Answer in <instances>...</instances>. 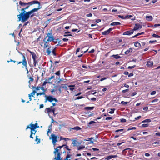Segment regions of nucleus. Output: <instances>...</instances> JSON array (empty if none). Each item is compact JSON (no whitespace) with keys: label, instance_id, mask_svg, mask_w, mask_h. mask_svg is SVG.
<instances>
[{"label":"nucleus","instance_id":"f257e3e1","mask_svg":"<svg viewBox=\"0 0 160 160\" xmlns=\"http://www.w3.org/2000/svg\"><path fill=\"white\" fill-rule=\"evenodd\" d=\"M34 2H37V3H35V4H38V8H34L30 11L27 12L26 14L24 15L25 18L22 22H25L27 20L29 19L30 17L31 18L33 17L35 15L34 13L36 12H37L39 9L41 8V3L40 2L38 1L35 0H34Z\"/></svg>","mask_w":160,"mask_h":160},{"label":"nucleus","instance_id":"f03ea898","mask_svg":"<svg viewBox=\"0 0 160 160\" xmlns=\"http://www.w3.org/2000/svg\"><path fill=\"white\" fill-rule=\"evenodd\" d=\"M32 5H27L26 7L24 8H22L21 10V11L22 12L19 15H17V17L18 19V21H21L22 22L24 20V19L25 18L24 15L26 14V12H27L25 11V10L28 9L30 6H31Z\"/></svg>","mask_w":160,"mask_h":160},{"label":"nucleus","instance_id":"7ed1b4c3","mask_svg":"<svg viewBox=\"0 0 160 160\" xmlns=\"http://www.w3.org/2000/svg\"><path fill=\"white\" fill-rule=\"evenodd\" d=\"M22 55V61L18 62V64H20L22 63L23 66H24L26 70L27 71L28 70V67L27 66V61L26 58L25 56L23 54L22 52L20 53Z\"/></svg>","mask_w":160,"mask_h":160},{"label":"nucleus","instance_id":"20e7f679","mask_svg":"<svg viewBox=\"0 0 160 160\" xmlns=\"http://www.w3.org/2000/svg\"><path fill=\"white\" fill-rule=\"evenodd\" d=\"M28 51L30 53L31 55L32 56L33 60V65L35 67H36V64L38 62L36 59H38V57L36 56V53L34 52H32L29 50H28Z\"/></svg>","mask_w":160,"mask_h":160},{"label":"nucleus","instance_id":"39448f33","mask_svg":"<svg viewBox=\"0 0 160 160\" xmlns=\"http://www.w3.org/2000/svg\"><path fill=\"white\" fill-rule=\"evenodd\" d=\"M39 128V126L38 125L37 123H36L35 124L31 123L27 127L26 129L27 130L28 128H30L31 131H35L36 128Z\"/></svg>","mask_w":160,"mask_h":160},{"label":"nucleus","instance_id":"423d86ee","mask_svg":"<svg viewBox=\"0 0 160 160\" xmlns=\"http://www.w3.org/2000/svg\"><path fill=\"white\" fill-rule=\"evenodd\" d=\"M45 97L46 98L45 100V102H47V101H48L50 102H52L53 101H55L56 102H58V100L57 99L55 98H54V97L52 96H48L46 95H45Z\"/></svg>","mask_w":160,"mask_h":160},{"label":"nucleus","instance_id":"0eeeda50","mask_svg":"<svg viewBox=\"0 0 160 160\" xmlns=\"http://www.w3.org/2000/svg\"><path fill=\"white\" fill-rule=\"evenodd\" d=\"M47 35V36H46V37L44 38V39L43 40V41H45V40H46L47 38H48V39L47 40H48V41L51 42L53 40L54 37L53 36L52 33L49 32L48 33Z\"/></svg>","mask_w":160,"mask_h":160},{"label":"nucleus","instance_id":"6e6552de","mask_svg":"<svg viewBox=\"0 0 160 160\" xmlns=\"http://www.w3.org/2000/svg\"><path fill=\"white\" fill-rule=\"evenodd\" d=\"M37 3V2H34V0L28 3L23 2L21 1H20L19 2V4L21 6L23 7H24L27 5H32L33 4H35V3Z\"/></svg>","mask_w":160,"mask_h":160},{"label":"nucleus","instance_id":"1a4fd4ad","mask_svg":"<svg viewBox=\"0 0 160 160\" xmlns=\"http://www.w3.org/2000/svg\"><path fill=\"white\" fill-rule=\"evenodd\" d=\"M52 138V143L55 145L56 142H57V138H59V137L58 136H55V134H52L51 135Z\"/></svg>","mask_w":160,"mask_h":160},{"label":"nucleus","instance_id":"9d476101","mask_svg":"<svg viewBox=\"0 0 160 160\" xmlns=\"http://www.w3.org/2000/svg\"><path fill=\"white\" fill-rule=\"evenodd\" d=\"M60 88H63L64 89L68 92H69L68 91V88H69V89H70V85H68L67 84H62L61 86H60Z\"/></svg>","mask_w":160,"mask_h":160},{"label":"nucleus","instance_id":"9b49d317","mask_svg":"<svg viewBox=\"0 0 160 160\" xmlns=\"http://www.w3.org/2000/svg\"><path fill=\"white\" fill-rule=\"evenodd\" d=\"M53 106H51L50 108H46V111L48 113L50 112L54 113L55 112V110L54 109H52Z\"/></svg>","mask_w":160,"mask_h":160},{"label":"nucleus","instance_id":"f8f14e48","mask_svg":"<svg viewBox=\"0 0 160 160\" xmlns=\"http://www.w3.org/2000/svg\"><path fill=\"white\" fill-rule=\"evenodd\" d=\"M55 44H56L58 43V44L56 45V46H58L59 44H61V41L59 39H55L54 38L53 39V40L52 41Z\"/></svg>","mask_w":160,"mask_h":160},{"label":"nucleus","instance_id":"ddd939ff","mask_svg":"<svg viewBox=\"0 0 160 160\" xmlns=\"http://www.w3.org/2000/svg\"><path fill=\"white\" fill-rule=\"evenodd\" d=\"M65 146V145H63L62 146H59L58 147L56 148L55 149V151L54 152V153L55 155L57 152H59L58 151L59 149H61L63 147Z\"/></svg>","mask_w":160,"mask_h":160},{"label":"nucleus","instance_id":"4468645a","mask_svg":"<svg viewBox=\"0 0 160 160\" xmlns=\"http://www.w3.org/2000/svg\"><path fill=\"white\" fill-rule=\"evenodd\" d=\"M118 156L117 155H109L107 156L105 158V159L107 160H109L111 159L112 158L117 157Z\"/></svg>","mask_w":160,"mask_h":160},{"label":"nucleus","instance_id":"2eb2a0df","mask_svg":"<svg viewBox=\"0 0 160 160\" xmlns=\"http://www.w3.org/2000/svg\"><path fill=\"white\" fill-rule=\"evenodd\" d=\"M43 42L44 43V45L43 47L44 48H46L49 46V42L48 41V40H45V41H43Z\"/></svg>","mask_w":160,"mask_h":160},{"label":"nucleus","instance_id":"dca6fc26","mask_svg":"<svg viewBox=\"0 0 160 160\" xmlns=\"http://www.w3.org/2000/svg\"><path fill=\"white\" fill-rule=\"evenodd\" d=\"M72 140V143L73 144L74 146H77L81 144L79 142L76 140Z\"/></svg>","mask_w":160,"mask_h":160},{"label":"nucleus","instance_id":"f3484780","mask_svg":"<svg viewBox=\"0 0 160 160\" xmlns=\"http://www.w3.org/2000/svg\"><path fill=\"white\" fill-rule=\"evenodd\" d=\"M133 31H128L126 32H124L123 34V35H131V34H133Z\"/></svg>","mask_w":160,"mask_h":160},{"label":"nucleus","instance_id":"a211bd4d","mask_svg":"<svg viewBox=\"0 0 160 160\" xmlns=\"http://www.w3.org/2000/svg\"><path fill=\"white\" fill-rule=\"evenodd\" d=\"M152 145L154 147H156L157 146H160V142H156L153 143L152 144Z\"/></svg>","mask_w":160,"mask_h":160},{"label":"nucleus","instance_id":"6ab92c4d","mask_svg":"<svg viewBox=\"0 0 160 160\" xmlns=\"http://www.w3.org/2000/svg\"><path fill=\"white\" fill-rule=\"evenodd\" d=\"M58 153L57 154V157H55V160H61L60 157V152H57Z\"/></svg>","mask_w":160,"mask_h":160},{"label":"nucleus","instance_id":"aec40b11","mask_svg":"<svg viewBox=\"0 0 160 160\" xmlns=\"http://www.w3.org/2000/svg\"><path fill=\"white\" fill-rule=\"evenodd\" d=\"M153 65V62L152 61H149L147 62V65L148 67H151Z\"/></svg>","mask_w":160,"mask_h":160},{"label":"nucleus","instance_id":"412c9836","mask_svg":"<svg viewBox=\"0 0 160 160\" xmlns=\"http://www.w3.org/2000/svg\"><path fill=\"white\" fill-rule=\"evenodd\" d=\"M135 26L137 29V30L141 29L142 28V25L139 24L138 23H136L135 24Z\"/></svg>","mask_w":160,"mask_h":160},{"label":"nucleus","instance_id":"4be33fe9","mask_svg":"<svg viewBox=\"0 0 160 160\" xmlns=\"http://www.w3.org/2000/svg\"><path fill=\"white\" fill-rule=\"evenodd\" d=\"M94 108V107H85L84 109L86 110H93Z\"/></svg>","mask_w":160,"mask_h":160},{"label":"nucleus","instance_id":"5701e85b","mask_svg":"<svg viewBox=\"0 0 160 160\" xmlns=\"http://www.w3.org/2000/svg\"><path fill=\"white\" fill-rule=\"evenodd\" d=\"M121 23L120 22H114L111 23L110 25L111 26H115L120 25Z\"/></svg>","mask_w":160,"mask_h":160},{"label":"nucleus","instance_id":"b1692460","mask_svg":"<svg viewBox=\"0 0 160 160\" xmlns=\"http://www.w3.org/2000/svg\"><path fill=\"white\" fill-rule=\"evenodd\" d=\"M81 129L80 128L79 126H76L74 127V128H71V129L76 130V131H78V130H80Z\"/></svg>","mask_w":160,"mask_h":160},{"label":"nucleus","instance_id":"393cba45","mask_svg":"<svg viewBox=\"0 0 160 160\" xmlns=\"http://www.w3.org/2000/svg\"><path fill=\"white\" fill-rule=\"evenodd\" d=\"M146 20L148 21H151L152 20V18L151 16H146Z\"/></svg>","mask_w":160,"mask_h":160},{"label":"nucleus","instance_id":"a878e982","mask_svg":"<svg viewBox=\"0 0 160 160\" xmlns=\"http://www.w3.org/2000/svg\"><path fill=\"white\" fill-rule=\"evenodd\" d=\"M110 33L109 31L108 30H107L105 31L104 32L102 33V35H107Z\"/></svg>","mask_w":160,"mask_h":160},{"label":"nucleus","instance_id":"bb28decb","mask_svg":"<svg viewBox=\"0 0 160 160\" xmlns=\"http://www.w3.org/2000/svg\"><path fill=\"white\" fill-rule=\"evenodd\" d=\"M134 45L135 47H140L141 46V45L140 43L136 42L134 43Z\"/></svg>","mask_w":160,"mask_h":160},{"label":"nucleus","instance_id":"cd10ccee","mask_svg":"<svg viewBox=\"0 0 160 160\" xmlns=\"http://www.w3.org/2000/svg\"><path fill=\"white\" fill-rule=\"evenodd\" d=\"M29 79V80L28 81V83L29 84H31V82H32L34 81V79L32 77H29L28 78Z\"/></svg>","mask_w":160,"mask_h":160},{"label":"nucleus","instance_id":"c85d7f7f","mask_svg":"<svg viewBox=\"0 0 160 160\" xmlns=\"http://www.w3.org/2000/svg\"><path fill=\"white\" fill-rule=\"evenodd\" d=\"M112 57H113L115 59H118L120 58V57L119 56L118 54L116 55H113Z\"/></svg>","mask_w":160,"mask_h":160},{"label":"nucleus","instance_id":"c756f323","mask_svg":"<svg viewBox=\"0 0 160 160\" xmlns=\"http://www.w3.org/2000/svg\"><path fill=\"white\" fill-rule=\"evenodd\" d=\"M35 141L37 142V143H39L40 142V139L38 138V136H36Z\"/></svg>","mask_w":160,"mask_h":160},{"label":"nucleus","instance_id":"7c9ffc66","mask_svg":"<svg viewBox=\"0 0 160 160\" xmlns=\"http://www.w3.org/2000/svg\"><path fill=\"white\" fill-rule=\"evenodd\" d=\"M56 48H54L52 50V53L54 56H56L57 55L56 53Z\"/></svg>","mask_w":160,"mask_h":160},{"label":"nucleus","instance_id":"2f4dec72","mask_svg":"<svg viewBox=\"0 0 160 160\" xmlns=\"http://www.w3.org/2000/svg\"><path fill=\"white\" fill-rule=\"evenodd\" d=\"M46 52L47 53L48 55H50V53L51 52V51L50 50L49 48H48L47 49Z\"/></svg>","mask_w":160,"mask_h":160},{"label":"nucleus","instance_id":"473e14b6","mask_svg":"<svg viewBox=\"0 0 160 160\" xmlns=\"http://www.w3.org/2000/svg\"><path fill=\"white\" fill-rule=\"evenodd\" d=\"M85 148V146L84 145H81L78 148V150H80L83 149Z\"/></svg>","mask_w":160,"mask_h":160},{"label":"nucleus","instance_id":"72a5a7b5","mask_svg":"<svg viewBox=\"0 0 160 160\" xmlns=\"http://www.w3.org/2000/svg\"><path fill=\"white\" fill-rule=\"evenodd\" d=\"M129 102H124L123 101H122L121 102V103L123 105H125L128 104Z\"/></svg>","mask_w":160,"mask_h":160},{"label":"nucleus","instance_id":"f704fd0d","mask_svg":"<svg viewBox=\"0 0 160 160\" xmlns=\"http://www.w3.org/2000/svg\"><path fill=\"white\" fill-rule=\"evenodd\" d=\"M54 75H52V76L51 77H49L47 80L48 81H50L53 78H54Z\"/></svg>","mask_w":160,"mask_h":160},{"label":"nucleus","instance_id":"c9c22d12","mask_svg":"<svg viewBox=\"0 0 160 160\" xmlns=\"http://www.w3.org/2000/svg\"><path fill=\"white\" fill-rule=\"evenodd\" d=\"M149 124H143L142 125V127H148Z\"/></svg>","mask_w":160,"mask_h":160},{"label":"nucleus","instance_id":"e433bc0d","mask_svg":"<svg viewBox=\"0 0 160 160\" xmlns=\"http://www.w3.org/2000/svg\"><path fill=\"white\" fill-rule=\"evenodd\" d=\"M152 36L155 38H160V36L158 35L155 34H153Z\"/></svg>","mask_w":160,"mask_h":160},{"label":"nucleus","instance_id":"4c0bfd02","mask_svg":"<svg viewBox=\"0 0 160 160\" xmlns=\"http://www.w3.org/2000/svg\"><path fill=\"white\" fill-rule=\"evenodd\" d=\"M115 110V108L111 109V111L109 112V113L110 114H112L114 113V110Z\"/></svg>","mask_w":160,"mask_h":160},{"label":"nucleus","instance_id":"58836bf2","mask_svg":"<svg viewBox=\"0 0 160 160\" xmlns=\"http://www.w3.org/2000/svg\"><path fill=\"white\" fill-rule=\"evenodd\" d=\"M136 129V128L135 127H132V128H129L127 130L128 131H129L130 130H135Z\"/></svg>","mask_w":160,"mask_h":160},{"label":"nucleus","instance_id":"ea45409f","mask_svg":"<svg viewBox=\"0 0 160 160\" xmlns=\"http://www.w3.org/2000/svg\"><path fill=\"white\" fill-rule=\"evenodd\" d=\"M64 140L65 141H67V140H69V139L68 138H62L61 137H60V140Z\"/></svg>","mask_w":160,"mask_h":160},{"label":"nucleus","instance_id":"a19ab883","mask_svg":"<svg viewBox=\"0 0 160 160\" xmlns=\"http://www.w3.org/2000/svg\"><path fill=\"white\" fill-rule=\"evenodd\" d=\"M36 92V91L34 90L32 91V92L31 93V94H32V97H33L34 95H35V94Z\"/></svg>","mask_w":160,"mask_h":160},{"label":"nucleus","instance_id":"79ce46f5","mask_svg":"<svg viewBox=\"0 0 160 160\" xmlns=\"http://www.w3.org/2000/svg\"><path fill=\"white\" fill-rule=\"evenodd\" d=\"M136 65H134L133 66H128V69H132V68H134V67H136Z\"/></svg>","mask_w":160,"mask_h":160},{"label":"nucleus","instance_id":"37998d69","mask_svg":"<svg viewBox=\"0 0 160 160\" xmlns=\"http://www.w3.org/2000/svg\"><path fill=\"white\" fill-rule=\"evenodd\" d=\"M33 131L31 130V134L30 136V137L31 138H32V139L33 138V137L32 136V135L33 134Z\"/></svg>","mask_w":160,"mask_h":160},{"label":"nucleus","instance_id":"c03bdc74","mask_svg":"<svg viewBox=\"0 0 160 160\" xmlns=\"http://www.w3.org/2000/svg\"><path fill=\"white\" fill-rule=\"evenodd\" d=\"M70 158V154H68L66 157L64 159L65 160H68V159Z\"/></svg>","mask_w":160,"mask_h":160},{"label":"nucleus","instance_id":"a18cd8bd","mask_svg":"<svg viewBox=\"0 0 160 160\" xmlns=\"http://www.w3.org/2000/svg\"><path fill=\"white\" fill-rule=\"evenodd\" d=\"M124 130V129H118V130H116L115 132H122V131H123Z\"/></svg>","mask_w":160,"mask_h":160},{"label":"nucleus","instance_id":"49530a36","mask_svg":"<svg viewBox=\"0 0 160 160\" xmlns=\"http://www.w3.org/2000/svg\"><path fill=\"white\" fill-rule=\"evenodd\" d=\"M118 17L119 18H120L122 19H126V18H125V17H124L123 16H121L120 15H119L118 16Z\"/></svg>","mask_w":160,"mask_h":160},{"label":"nucleus","instance_id":"de8ad7c7","mask_svg":"<svg viewBox=\"0 0 160 160\" xmlns=\"http://www.w3.org/2000/svg\"><path fill=\"white\" fill-rule=\"evenodd\" d=\"M96 123V122H95V121H91L90 122L88 123V124H89V125H91V124H92L93 123Z\"/></svg>","mask_w":160,"mask_h":160},{"label":"nucleus","instance_id":"09e8293b","mask_svg":"<svg viewBox=\"0 0 160 160\" xmlns=\"http://www.w3.org/2000/svg\"><path fill=\"white\" fill-rule=\"evenodd\" d=\"M120 121L122 122H126V120L125 119L122 118L120 119Z\"/></svg>","mask_w":160,"mask_h":160},{"label":"nucleus","instance_id":"8fccbe9b","mask_svg":"<svg viewBox=\"0 0 160 160\" xmlns=\"http://www.w3.org/2000/svg\"><path fill=\"white\" fill-rule=\"evenodd\" d=\"M158 101V99H155L153 100H152V102L153 103H154V102H157Z\"/></svg>","mask_w":160,"mask_h":160},{"label":"nucleus","instance_id":"3c124183","mask_svg":"<svg viewBox=\"0 0 160 160\" xmlns=\"http://www.w3.org/2000/svg\"><path fill=\"white\" fill-rule=\"evenodd\" d=\"M137 30V28H136V27L135 26L134 27V28L132 30V31H133V33L134 32V31H136Z\"/></svg>","mask_w":160,"mask_h":160},{"label":"nucleus","instance_id":"603ef678","mask_svg":"<svg viewBox=\"0 0 160 160\" xmlns=\"http://www.w3.org/2000/svg\"><path fill=\"white\" fill-rule=\"evenodd\" d=\"M132 16L131 15H127L125 16V18L127 19V18H131Z\"/></svg>","mask_w":160,"mask_h":160},{"label":"nucleus","instance_id":"864d4df0","mask_svg":"<svg viewBox=\"0 0 160 160\" xmlns=\"http://www.w3.org/2000/svg\"><path fill=\"white\" fill-rule=\"evenodd\" d=\"M83 98V97L82 96H78V97H77L75 99V100H76V99H81L82 98Z\"/></svg>","mask_w":160,"mask_h":160},{"label":"nucleus","instance_id":"5fc2aeb1","mask_svg":"<svg viewBox=\"0 0 160 160\" xmlns=\"http://www.w3.org/2000/svg\"><path fill=\"white\" fill-rule=\"evenodd\" d=\"M56 75L59 76L60 75V71H58L55 73Z\"/></svg>","mask_w":160,"mask_h":160},{"label":"nucleus","instance_id":"6e6d98bb","mask_svg":"<svg viewBox=\"0 0 160 160\" xmlns=\"http://www.w3.org/2000/svg\"><path fill=\"white\" fill-rule=\"evenodd\" d=\"M74 86L71 85V91H73L75 88L73 87Z\"/></svg>","mask_w":160,"mask_h":160},{"label":"nucleus","instance_id":"4d7b16f0","mask_svg":"<svg viewBox=\"0 0 160 160\" xmlns=\"http://www.w3.org/2000/svg\"><path fill=\"white\" fill-rule=\"evenodd\" d=\"M140 35V33H138L137 34H136V35H135V36L132 37V38H135L137 36H138Z\"/></svg>","mask_w":160,"mask_h":160},{"label":"nucleus","instance_id":"13d9d810","mask_svg":"<svg viewBox=\"0 0 160 160\" xmlns=\"http://www.w3.org/2000/svg\"><path fill=\"white\" fill-rule=\"evenodd\" d=\"M129 90V89H125V90H123L122 91V92L123 93H125L127 92H128Z\"/></svg>","mask_w":160,"mask_h":160},{"label":"nucleus","instance_id":"bf43d9fd","mask_svg":"<svg viewBox=\"0 0 160 160\" xmlns=\"http://www.w3.org/2000/svg\"><path fill=\"white\" fill-rule=\"evenodd\" d=\"M47 80H46L45 81H44L42 85V86L45 85L48 82L47 81Z\"/></svg>","mask_w":160,"mask_h":160},{"label":"nucleus","instance_id":"052dcab7","mask_svg":"<svg viewBox=\"0 0 160 160\" xmlns=\"http://www.w3.org/2000/svg\"><path fill=\"white\" fill-rule=\"evenodd\" d=\"M145 122H151V120L149 119H145Z\"/></svg>","mask_w":160,"mask_h":160},{"label":"nucleus","instance_id":"680f3d73","mask_svg":"<svg viewBox=\"0 0 160 160\" xmlns=\"http://www.w3.org/2000/svg\"><path fill=\"white\" fill-rule=\"evenodd\" d=\"M112 118V117H107L105 119L106 120H110Z\"/></svg>","mask_w":160,"mask_h":160},{"label":"nucleus","instance_id":"e2e57ef3","mask_svg":"<svg viewBox=\"0 0 160 160\" xmlns=\"http://www.w3.org/2000/svg\"><path fill=\"white\" fill-rule=\"evenodd\" d=\"M148 107H145L143 108V110L145 111H147L148 110Z\"/></svg>","mask_w":160,"mask_h":160},{"label":"nucleus","instance_id":"0e129e2a","mask_svg":"<svg viewBox=\"0 0 160 160\" xmlns=\"http://www.w3.org/2000/svg\"><path fill=\"white\" fill-rule=\"evenodd\" d=\"M94 51H95L94 50V49H92L90 51H89L88 52L89 53H93L94 52Z\"/></svg>","mask_w":160,"mask_h":160},{"label":"nucleus","instance_id":"69168bd1","mask_svg":"<svg viewBox=\"0 0 160 160\" xmlns=\"http://www.w3.org/2000/svg\"><path fill=\"white\" fill-rule=\"evenodd\" d=\"M92 149L94 151H98L99 150V149L96 148H92Z\"/></svg>","mask_w":160,"mask_h":160},{"label":"nucleus","instance_id":"338daca9","mask_svg":"<svg viewBox=\"0 0 160 160\" xmlns=\"http://www.w3.org/2000/svg\"><path fill=\"white\" fill-rule=\"evenodd\" d=\"M141 118V116H140L137 117L135 118V119L136 120H138L139 119H140Z\"/></svg>","mask_w":160,"mask_h":160},{"label":"nucleus","instance_id":"774afa93","mask_svg":"<svg viewBox=\"0 0 160 160\" xmlns=\"http://www.w3.org/2000/svg\"><path fill=\"white\" fill-rule=\"evenodd\" d=\"M101 22V19H97V20H96V23H99V22Z\"/></svg>","mask_w":160,"mask_h":160}]
</instances>
